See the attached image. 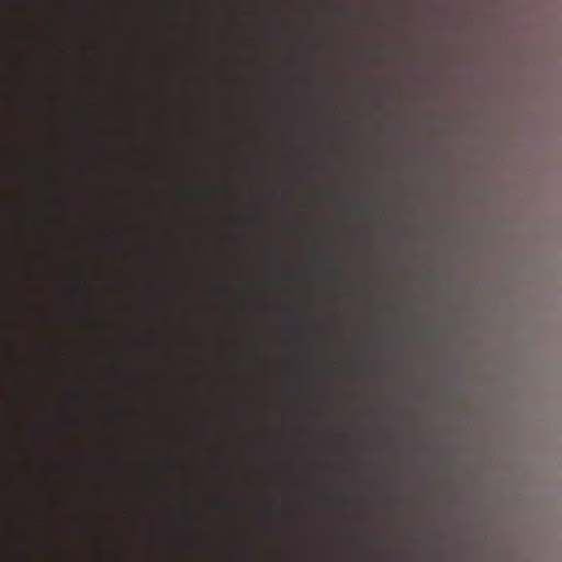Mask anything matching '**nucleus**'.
I'll return each mask as SVG.
<instances>
[{"mask_svg":"<svg viewBox=\"0 0 562 562\" xmlns=\"http://www.w3.org/2000/svg\"><path fill=\"white\" fill-rule=\"evenodd\" d=\"M7 299V131H2V352L5 351H224V349H11Z\"/></svg>","mask_w":562,"mask_h":562,"instance_id":"1","label":"nucleus"},{"mask_svg":"<svg viewBox=\"0 0 562 562\" xmlns=\"http://www.w3.org/2000/svg\"><path fill=\"white\" fill-rule=\"evenodd\" d=\"M21 384L27 418V437L32 443L31 448H42L48 436L47 430L43 427L31 426L29 424L31 417L34 415L35 406L40 397L38 383L34 376H24Z\"/></svg>","mask_w":562,"mask_h":562,"instance_id":"2","label":"nucleus"},{"mask_svg":"<svg viewBox=\"0 0 562 562\" xmlns=\"http://www.w3.org/2000/svg\"><path fill=\"white\" fill-rule=\"evenodd\" d=\"M19 304L21 316L27 325H35L46 319L47 313L42 302L31 290L27 289L23 293Z\"/></svg>","mask_w":562,"mask_h":562,"instance_id":"3","label":"nucleus"},{"mask_svg":"<svg viewBox=\"0 0 562 562\" xmlns=\"http://www.w3.org/2000/svg\"><path fill=\"white\" fill-rule=\"evenodd\" d=\"M35 504L34 498H27V513H26V521L29 526L27 535L24 539V562H35L34 560V551L36 548L35 540L33 538V529L43 524V520L37 518L32 512L31 507Z\"/></svg>","mask_w":562,"mask_h":562,"instance_id":"4","label":"nucleus"},{"mask_svg":"<svg viewBox=\"0 0 562 562\" xmlns=\"http://www.w3.org/2000/svg\"><path fill=\"white\" fill-rule=\"evenodd\" d=\"M23 166L32 176V184L36 189H43L46 184L43 178L45 168L34 159L30 150L23 156Z\"/></svg>","mask_w":562,"mask_h":562,"instance_id":"5","label":"nucleus"},{"mask_svg":"<svg viewBox=\"0 0 562 562\" xmlns=\"http://www.w3.org/2000/svg\"><path fill=\"white\" fill-rule=\"evenodd\" d=\"M23 251L29 265L25 271V281L30 284L32 282L43 280L44 273L41 269L34 266V257L30 246L24 245Z\"/></svg>","mask_w":562,"mask_h":562,"instance_id":"6","label":"nucleus"},{"mask_svg":"<svg viewBox=\"0 0 562 562\" xmlns=\"http://www.w3.org/2000/svg\"><path fill=\"white\" fill-rule=\"evenodd\" d=\"M42 206V201H33L32 207L34 211H32L27 216L29 222L37 228H43L47 224L46 217L41 212Z\"/></svg>","mask_w":562,"mask_h":562,"instance_id":"7","label":"nucleus"},{"mask_svg":"<svg viewBox=\"0 0 562 562\" xmlns=\"http://www.w3.org/2000/svg\"><path fill=\"white\" fill-rule=\"evenodd\" d=\"M90 312L81 310V308H75L67 313L66 317L71 322H83L90 318Z\"/></svg>","mask_w":562,"mask_h":562,"instance_id":"8","label":"nucleus"},{"mask_svg":"<svg viewBox=\"0 0 562 562\" xmlns=\"http://www.w3.org/2000/svg\"><path fill=\"white\" fill-rule=\"evenodd\" d=\"M286 321L293 325H299V324H303V323H307V322H311V317L307 316V315H289L286 317Z\"/></svg>","mask_w":562,"mask_h":562,"instance_id":"9","label":"nucleus"},{"mask_svg":"<svg viewBox=\"0 0 562 562\" xmlns=\"http://www.w3.org/2000/svg\"><path fill=\"white\" fill-rule=\"evenodd\" d=\"M25 486L26 488L30 491V490H33L37 486V481L35 480V477L33 476L30 468L27 469L26 471V475H25Z\"/></svg>","mask_w":562,"mask_h":562,"instance_id":"10","label":"nucleus"},{"mask_svg":"<svg viewBox=\"0 0 562 562\" xmlns=\"http://www.w3.org/2000/svg\"><path fill=\"white\" fill-rule=\"evenodd\" d=\"M20 36H21L22 42L27 46H30L31 44H33L35 42L34 33L29 30L23 31Z\"/></svg>","mask_w":562,"mask_h":562,"instance_id":"11","label":"nucleus"},{"mask_svg":"<svg viewBox=\"0 0 562 562\" xmlns=\"http://www.w3.org/2000/svg\"><path fill=\"white\" fill-rule=\"evenodd\" d=\"M70 422H71L72 425H78L79 424V422L77 419H71Z\"/></svg>","mask_w":562,"mask_h":562,"instance_id":"12","label":"nucleus"},{"mask_svg":"<svg viewBox=\"0 0 562 562\" xmlns=\"http://www.w3.org/2000/svg\"><path fill=\"white\" fill-rule=\"evenodd\" d=\"M27 109H32L33 108V104L31 102H27Z\"/></svg>","mask_w":562,"mask_h":562,"instance_id":"13","label":"nucleus"},{"mask_svg":"<svg viewBox=\"0 0 562 562\" xmlns=\"http://www.w3.org/2000/svg\"><path fill=\"white\" fill-rule=\"evenodd\" d=\"M280 355H281V356H284L285 353H284V352H281Z\"/></svg>","mask_w":562,"mask_h":562,"instance_id":"14","label":"nucleus"}]
</instances>
